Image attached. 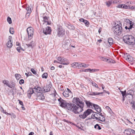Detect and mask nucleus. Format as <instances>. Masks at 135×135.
<instances>
[{
	"mask_svg": "<svg viewBox=\"0 0 135 135\" xmlns=\"http://www.w3.org/2000/svg\"><path fill=\"white\" fill-rule=\"evenodd\" d=\"M65 109L69 110L73 112L75 114H78L80 113L81 110L80 108H77L76 105L74 103H67Z\"/></svg>",
	"mask_w": 135,
	"mask_h": 135,
	"instance_id": "obj_1",
	"label": "nucleus"
},
{
	"mask_svg": "<svg viewBox=\"0 0 135 135\" xmlns=\"http://www.w3.org/2000/svg\"><path fill=\"white\" fill-rule=\"evenodd\" d=\"M73 102L77 105L76 107L77 108H80L81 109L80 113L83 110V108L84 107V104L82 100L78 98L74 97L73 99Z\"/></svg>",
	"mask_w": 135,
	"mask_h": 135,
	"instance_id": "obj_2",
	"label": "nucleus"
},
{
	"mask_svg": "<svg viewBox=\"0 0 135 135\" xmlns=\"http://www.w3.org/2000/svg\"><path fill=\"white\" fill-rule=\"evenodd\" d=\"M124 24V26H125V28L126 30L128 29L129 31L132 28H134L133 26H134V23L130 21L128 18L125 19Z\"/></svg>",
	"mask_w": 135,
	"mask_h": 135,
	"instance_id": "obj_3",
	"label": "nucleus"
},
{
	"mask_svg": "<svg viewBox=\"0 0 135 135\" xmlns=\"http://www.w3.org/2000/svg\"><path fill=\"white\" fill-rule=\"evenodd\" d=\"M124 41L127 44L130 45L134 43V38L131 36L126 35L123 37Z\"/></svg>",
	"mask_w": 135,
	"mask_h": 135,
	"instance_id": "obj_4",
	"label": "nucleus"
},
{
	"mask_svg": "<svg viewBox=\"0 0 135 135\" xmlns=\"http://www.w3.org/2000/svg\"><path fill=\"white\" fill-rule=\"evenodd\" d=\"M121 25V24L120 23L119 25L117 24L113 27L112 30L114 34L115 35H119L121 34L122 32V31Z\"/></svg>",
	"mask_w": 135,
	"mask_h": 135,
	"instance_id": "obj_5",
	"label": "nucleus"
},
{
	"mask_svg": "<svg viewBox=\"0 0 135 135\" xmlns=\"http://www.w3.org/2000/svg\"><path fill=\"white\" fill-rule=\"evenodd\" d=\"M93 112V110L91 109H88L85 111L83 114L79 115L80 118L82 119H84L86 118L88 115H90Z\"/></svg>",
	"mask_w": 135,
	"mask_h": 135,
	"instance_id": "obj_6",
	"label": "nucleus"
},
{
	"mask_svg": "<svg viewBox=\"0 0 135 135\" xmlns=\"http://www.w3.org/2000/svg\"><path fill=\"white\" fill-rule=\"evenodd\" d=\"M27 31L28 33V38L30 40L32 38L33 35V28L31 27H29L27 28Z\"/></svg>",
	"mask_w": 135,
	"mask_h": 135,
	"instance_id": "obj_7",
	"label": "nucleus"
},
{
	"mask_svg": "<svg viewBox=\"0 0 135 135\" xmlns=\"http://www.w3.org/2000/svg\"><path fill=\"white\" fill-rule=\"evenodd\" d=\"M62 47L66 50L70 49V40L69 39H66L64 44L63 45Z\"/></svg>",
	"mask_w": 135,
	"mask_h": 135,
	"instance_id": "obj_8",
	"label": "nucleus"
},
{
	"mask_svg": "<svg viewBox=\"0 0 135 135\" xmlns=\"http://www.w3.org/2000/svg\"><path fill=\"white\" fill-rule=\"evenodd\" d=\"M58 100L59 102V104L60 105V106L65 109L67 103L65 101L63 100L61 98L58 99Z\"/></svg>",
	"mask_w": 135,
	"mask_h": 135,
	"instance_id": "obj_9",
	"label": "nucleus"
},
{
	"mask_svg": "<svg viewBox=\"0 0 135 135\" xmlns=\"http://www.w3.org/2000/svg\"><path fill=\"white\" fill-rule=\"evenodd\" d=\"M64 34V30L62 27H59L57 29V35L59 37L63 35Z\"/></svg>",
	"mask_w": 135,
	"mask_h": 135,
	"instance_id": "obj_10",
	"label": "nucleus"
},
{
	"mask_svg": "<svg viewBox=\"0 0 135 135\" xmlns=\"http://www.w3.org/2000/svg\"><path fill=\"white\" fill-rule=\"evenodd\" d=\"M51 32V27H47L46 28L44 29L43 30V33L46 35L50 34Z\"/></svg>",
	"mask_w": 135,
	"mask_h": 135,
	"instance_id": "obj_11",
	"label": "nucleus"
},
{
	"mask_svg": "<svg viewBox=\"0 0 135 135\" xmlns=\"http://www.w3.org/2000/svg\"><path fill=\"white\" fill-rule=\"evenodd\" d=\"M12 40V37L11 36H9L8 39V41L7 43V47L9 48H11L12 46V42L11 41Z\"/></svg>",
	"mask_w": 135,
	"mask_h": 135,
	"instance_id": "obj_12",
	"label": "nucleus"
},
{
	"mask_svg": "<svg viewBox=\"0 0 135 135\" xmlns=\"http://www.w3.org/2000/svg\"><path fill=\"white\" fill-rule=\"evenodd\" d=\"M93 107H92L93 109H95L98 112L100 113L101 111V109L100 107L98 105L93 104Z\"/></svg>",
	"mask_w": 135,
	"mask_h": 135,
	"instance_id": "obj_13",
	"label": "nucleus"
},
{
	"mask_svg": "<svg viewBox=\"0 0 135 135\" xmlns=\"http://www.w3.org/2000/svg\"><path fill=\"white\" fill-rule=\"evenodd\" d=\"M51 86L52 85L51 83H50L49 84L47 85L46 87L45 86L44 88V92H46L50 91Z\"/></svg>",
	"mask_w": 135,
	"mask_h": 135,
	"instance_id": "obj_14",
	"label": "nucleus"
},
{
	"mask_svg": "<svg viewBox=\"0 0 135 135\" xmlns=\"http://www.w3.org/2000/svg\"><path fill=\"white\" fill-rule=\"evenodd\" d=\"M45 99V97L43 93H38L37 95V100H43Z\"/></svg>",
	"mask_w": 135,
	"mask_h": 135,
	"instance_id": "obj_15",
	"label": "nucleus"
},
{
	"mask_svg": "<svg viewBox=\"0 0 135 135\" xmlns=\"http://www.w3.org/2000/svg\"><path fill=\"white\" fill-rule=\"evenodd\" d=\"M57 59L58 61L61 62H66L68 61L67 59L64 58H62L60 56L58 57Z\"/></svg>",
	"mask_w": 135,
	"mask_h": 135,
	"instance_id": "obj_16",
	"label": "nucleus"
},
{
	"mask_svg": "<svg viewBox=\"0 0 135 135\" xmlns=\"http://www.w3.org/2000/svg\"><path fill=\"white\" fill-rule=\"evenodd\" d=\"M130 104L131 105L132 109L135 110V102L132 100L130 102Z\"/></svg>",
	"mask_w": 135,
	"mask_h": 135,
	"instance_id": "obj_17",
	"label": "nucleus"
},
{
	"mask_svg": "<svg viewBox=\"0 0 135 135\" xmlns=\"http://www.w3.org/2000/svg\"><path fill=\"white\" fill-rule=\"evenodd\" d=\"M79 21L81 22H83L84 23L86 26H87L88 25L89 23V22L87 20H85L83 18H81L79 19Z\"/></svg>",
	"mask_w": 135,
	"mask_h": 135,
	"instance_id": "obj_18",
	"label": "nucleus"
},
{
	"mask_svg": "<svg viewBox=\"0 0 135 135\" xmlns=\"http://www.w3.org/2000/svg\"><path fill=\"white\" fill-rule=\"evenodd\" d=\"M35 90L37 93H41V92L42 91L40 87H37V88L35 87L34 88Z\"/></svg>",
	"mask_w": 135,
	"mask_h": 135,
	"instance_id": "obj_19",
	"label": "nucleus"
},
{
	"mask_svg": "<svg viewBox=\"0 0 135 135\" xmlns=\"http://www.w3.org/2000/svg\"><path fill=\"white\" fill-rule=\"evenodd\" d=\"M135 91V90L134 88L132 90H128L127 93V94L132 95L133 94L134 92Z\"/></svg>",
	"mask_w": 135,
	"mask_h": 135,
	"instance_id": "obj_20",
	"label": "nucleus"
},
{
	"mask_svg": "<svg viewBox=\"0 0 135 135\" xmlns=\"http://www.w3.org/2000/svg\"><path fill=\"white\" fill-rule=\"evenodd\" d=\"M99 119L98 120V121H101L102 122L104 121L105 120V118L103 116V115L101 114L100 116L99 117Z\"/></svg>",
	"mask_w": 135,
	"mask_h": 135,
	"instance_id": "obj_21",
	"label": "nucleus"
},
{
	"mask_svg": "<svg viewBox=\"0 0 135 135\" xmlns=\"http://www.w3.org/2000/svg\"><path fill=\"white\" fill-rule=\"evenodd\" d=\"M69 92L67 91H64L62 94L65 97H69Z\"/></svg>",
	"mask_w": 135,
	"mask_h": 135,
	"instance_id": "obj_22",
	"label": "nucleus"
},
{
	"mask_svg": "<svg viewBox=\"0 0 135 135\" xmlns=\"http://www.w3.org/2000/svg\"><path fill=\"white\" fill-rule=\"evenodd\" d=\"M43 21L45 22H47L48 25H50L51 23L48 22V18L46 17V16H44L43 17Z\"/></svg>",
	"mask_w": 135,
	"mask_h": 135,
	"instance_id": "obj_23",
	"label": "nucleus"
},
{
	"mask_svg": "<svg viewBox=\"0 0 135 135\" xmlns=\"http://www.w3.org/2000/svg\"><path fill=\"white\" fill-rule=\"evenodd\" d=\"M95 119L96 120H98L99 119V117L100 116V115L101 114H102V113L99 114V113L95 112Z\"/></svg>",
	"mask_w": 135,
	"mask_h": 135,
	"instance_id": "obj_24",
	"label": "nucleus"
},
{
	"mask_svg": "<svg viewBox=\"0 0 135 135\" xmlns=\"http://www.w3.org/2000/svg\"><path fill=\"white\" fill-rule=\"evenodd\" d=\"M25 7L24 8L26 9V10L27 11V14L30 13L31 12V8H30L29 9V7H27V6H25Z\"/></svg>",
	"mask_w": 135,
	"mask_h": 135,
	"instance_id": "obj_25",
	"label": "nucleus"
},
{
	"mask_svg": "<svg viewBox=\"0 0 135 135\" xmlns=\"http://www.w3.org/2000/svg\"><path fill=\"white\" fill-rule=\"evenodd\" d=\"M108 42L110 46H111L113 43L112 39L111 38H109L108 39Z\"/></svg>",
	"mask_w": 135,
	"mask_h": 135,
	"instance_id": "obj_26",
	"label": "nucleus"
},
{
	"mask_svg": "<svg viewBox=\"0 0 135 135\" xmlns=\"http://www.w3.org/2000/svg\"><path fill=\"white\" fill-rule=\"evenodd\" d=\"M78 62H74L72 63L71 64V65L72 67H73L74 68L76 67H78Z\"/></svg>",
	"mask_w": 135,
	"mask_h": 135,
	"instance_id": "obj_27",
	"label": "nucleus"
},
{
	"mask_svg": "<svg viewBox=\"0 0 135 135\" xmlns=\"http://www.w3.org/2000/svg\"><path fill=\"white\" fill-rule=\"evenodd\" d=\"M3 83L4 84L6 85L7 86H9V82L7 80H4L3 81Z\"/></svg>",
	"mask_w": 135,
	"mask_h": 135,
	"instance_id": "obj_28",
	"label": "nucleus"
},
{
	"mask_svg": "<svg viewBox=\"0 0 135 135\" xmlns=\"http://www.w3.org/2000/svg\"><path fill=\"white\" fill-rule=\"evenodd\" d=\"M15 76L17 79L19 80L21 76V75L19 74H16L15 75Z\"/></svg>",
	"mask_w": 135,
	"mask_h": 135,
	"instance_id": "obj_29",
	"label": "nucleus"
},
{
	"mask_svg": "<svg viewBox=\"0 0 135 135\" xmlns=\"http://www.w3.org/2000/svg\"><path fill=\"white\" fill-rule=\"evenodd\" d=\"M106 5L108 7L110 6L111 4L112 3V1H107L105 2Z\"/></svg>",
	"mask_w": 135,
	"mask_h": 135,
	"instance_id": "obj_30",
	"label": "nucleus"
},
{
	"mask_svg": "<svg viewBox=\"0 0 135 135\" xmlns=\"http://www.w3.org/2000/svg\"><path fill=\"white\" fill-rule=\"evenodd\" d=\"M34 90L32 88L30 89L28 91L27 93L32 94L34 93Z\"/></svg>",
	"mask_w": 135,
	"mask_h": 135,
	"instance_id": "obj_31",
	"label": "nucleus"
},
{
	"mask_svg": "<svg viewBox=\"0 0 135 135\" xmlns=\"http://www.w3.org/2000/svg\"><path fill=\"white\" fill-rule=\"evenodd\" d=\"M67 27L69 29L71 30H74L75 28L74 27L71 25H68Z\"/></svg>",
	"mask_w": 135,
	"mask_h": 135,
	"instance_id": "obj_32",
	"label": "nucleus"
},
{
	"mask_svg": "<svg viewBox=\"0 0 135 135\" xmlns=\"http://www.w3.org/2000/svg\"><path fill=\"white\" fill-rule=\"evenodd\" d=\"M129 130H130V129H128L125 130V132H126V134L129 135L131 134V133Z\"/></svg>",
	"mask_w": 135,
	"mask_h": 135,
	"instance_id": "obj_33",
	"label": "nucleus"
},
{
	"mask_svg": "<svg viewBox=\"0 0 135 135\" xmlns=\"http://www.w3.org/2000/svg\"><path fill=\"white\" fill-rule=\"evenodd\" d=\"M122 8H124L128 9L129 8H130V6L129 5H126L125 4H123Z\"/></svg>",
	"mask_w": 135,
	"mask_h": 135,
	"instance_id": "obj_34",
	"label": "nucleus"
},
{
	"mask_svg": "<svg viewBox=\"0 0 135 135\" xmlns=\"http://www.w3.org/2000/svg\"><path fill=\"white\" fill-rule=\"evenodd\" d=\"M86 104L87 105L88 107H90V106H91V107L92 106V103L90 102L89 101H86Z\"/></svg>",
	"mask_w": 135,
	"mask_h": 135,
	"instance_id": "obj_35",
	"label": "nucleus"
},
{
	"mask_svg": "<svg viewBox=\"0 0 135 135\" xmlns=\"http://www.w3.org/2000/svg\"><path fill=\"white\" fill-rule=\"evenodd\" d=\"M7 21L9 24H11L12 23V21L11 18L9 17H8L7 19Z\"/></svg>",
	"mask_w": 135,
	"mask_h": 135,
	"instance_id": "obj_36",
	"label": "nucleus"
},
{
	"mask_svg": "<svg viewBox=\"0 0 135 135\" xmlns=\"http://www.w3.org/2000/svg\"><path fill=\"white\" fill-rule=\"evenodd\" d=\"M102 59H103V60L104 61H107L108 62H111V61H110L111 59H108L104 57H102ZM111 60H112L111 59Z\"/></svg>",
	"mask_w": 135,
	"mask_h": 135,
	"instance_id": "obj_37",
	"label": "nucleus"
},
{
	"mask_svg": "<svg viewBox=\"0 0 135 135\" xmlns=\"http://www.w3.org/2000/svg\"><path fill=\"white\" fill-rule=\"evenodd\" d=\"M47 73H45L42 75V76L43 78L46 79L47 78Z\"/></svg>",
	"mask_w": 135,
	"mask_h": 135,
	"instance_id": "obj_38",
	"label": "nucleus"
},
{
	"mask_svg": "<svg viewBox=\"0 0 135 135\" xmlns=\"http://www.w3.org/2000/svg\"><path fill=\"white\" fill-rule=\"evenodd\" d=\"M33 44V41H32L31 42H30L29 44H26V45H27L28 47H32V45Z\"/></svg>",
	"mask_w": 135,
	"mask_h": 135,
	"instance_id": "obj_39",
	"label": "nucleus"
},
{
	"mask_svg": "<svg viewBox=\"0 0 135 135\" xmlns=\"http://www.w3.org/2000/svg\"><path fill=\"white\" fill-rule=\"evenodd\" d=\"M102 93L93 92L90 94V95H99L100 94H102Z\"/></svg>",
	"mask_w": 135,
	"mask_h": 135,
	"instance_id": "obj_40",
	"label": "nucleus"
},
{
	"mask_svg": "<svg viewBox=\"0 0 135 135\" xmlns=\"http://www.w3.org/2000/svg\"><path fill=\"white\" fill-rule=\"evenodd\" d=\"M10 33L12 34H13L14 32V29L12 27H11L9 30Z\"/></svg>",
	"mask_w": 135,
	"mask_h": 135,
	"instance_id": "obj_41",
	"label": "nucleus"
},
{
	"mask_svg": "<svg viewBox=\"0 0 135 135\" xmlns=\"http://www.w3.org/2000/svg\"><path fill=\"white\" fill-rule=\"evenodd\" d=\"M98 70V69H90V70H89V72L90 73H92L94 72L95 71H97Z\"/></svg>",
	"mask_w": 135,
	"mask_h": 135,
	"instance_id": "obj_42",
	"label": "nucleus"
},
{
	"mask_svg": "<svg viewBox=\"0 0 135 135\" xmlns=\"http://www.w3.org/2000/svg\"><path fill=\"white\" fill-rule=\"evenodd\" d=\"M120 92L122 94V95L123 96V97L124 98V96L126 94V91H120Z\"/></svg>",
	"mask_w": 135,
	"mask_h": 135,
	"instance_id": "obj_43",
	"label": "nucleus"
},
{
	"mask_svg": "<svg viewBox=\"0 0 135 135\" xmlns=\"http://www.w3.org/2000/svg\"><path fill=\"white\" fill-rule=\"evenodd\" d=\"M82 64V66L84 67V68H87L89 65L85 64Z\"/></svg>",
	"mask_w": 135,
	"mask_h": 135,
	"instance_id": "obj_44",
	"label": "nucleus"
},
{
	"mask_svg": "<svg viewBox=\"0 0 135 135\" xmlns=\"http://www.w3.org/2000/svg\"><path fill=\"white\" fill-rule=\"evenodd\" d=\"M130 132L131 133V134H135V131L133 129H130Z\"/></svg>",
	"mask_w": 135,
	"mask_h": 135,
	"instance_id": "obj_45",
	"label": "nucleus"
},
{
	"mask_svg": "<svg viewBox=\"0 0 135 135\" xmlns=\"http://www.w3.org/2000/svg\"><path fill=\"white\" fill-rule=\"evenodd\" d=\"M31 71L34 74L36 75L37 74L36 71L34 70V69H31Z\"/></svg>",
	"mask_w": 135,
	"mask_h": 135,
	"instance_id": "obj_46",
	"label": "nucleus"
},
{
	"mask_svg": "<svg viewBox=\"0 0 135 135\" xmlns=\"http://www.w3.org/2000/svg\"><path fill=\"white\" fill-rule=\"evenodd\" d=\"M127 60L129 61L130 62H132L133 61V59L132 56H131Z\"/></svg>",
	"mask_w": 135,
	"mask_h": 135,
	"instance_id": "obj_47",
	"label": "nucleus"
},
{
	"mask_svg": "<svg viewBox=\"0 0 135 135\" xmlns=\"http://www.w3.org/2000/svg\"><path fill=\"white\" fill-rule=\"evenodd\" d=\"M92 84L93 86L95 87L96 88H98V85L95 83H92Z\"/></svg>",
	"mask_w": 135,
	"mask_h": 135,
	"instance_id": "obj_48",
	"label": "nucleus"
},
{
	"mask_svg": "<svg viewBox=\"0 0 135 135\" xmlns=\"http://www.w3.org/2000/svg\"><path fill=\"white\" fill-rule=\"evenodd\" d=\"M19 83L20 84H23L24 83V80L22 79L20 80L19 81Z\"/></svg>",
	"mask_w": 135,
	"mask_h": 135,
	"instance_id": "obj_49",
	"label": "nucleus"
},
{
	"mask_svg": "<svg viewBox=\"0 0 135 135\" xmlns=\"http://www.w3.org/2000/svg\"><path fill=\"white\" fill-rule=\"evenodd\" d=\"M91 118L94 119H95V113H94L93 114H92L91 116Z\"/></svg>",
	"mask_w": 135,
	"mask_h": 135,
	"instance_id": "obj_50",
	"label": "nucleus"
},
{
	"mask_svg": "<svg viewBox=\"0 0 135 135\" xmlns=\"http://www.w3.org/2000/svg\"><path fill=\"white\" fill-rule=\"evenodd\" d=\"M63 121L65 122H66V123H70V124H71L72 123L70 122V121H68V120H66L65 119H63Z\"/></svg>",
	"mask_w": 135,
	"mask_h": 135,
	"instance_id": "obj_51",
	"label": "nucleus"
},
{
	"mask_svg": "<svg viewBox=\"0 0 135 135\" xmlns=\"http://www.w3.org/2000/svg\"><path fill=\"white\" fill-rule=\"evenodd\" d=\"M11 114L12 118H16V116L13 113H12Z\"/></svg>",
	"mask_w": 135,
	"mask_h": 135,
	"instance_id": "obj_52",
	"label": "nucleus"
},
{
	"mask_svg": "<svg viewBox=\"0 0 135 135\" xmlns=\"http://www.w3.org/2000/svg\"><path fill=\"white\" fill-rule=\"evenodd\" d=\"M105 108L107 110H108V111L109 112H110V110H111L110 108L108 106H106L105 107Z\"/></svg>",
	"mask_w": 135,
	"mask_h": 135,
	"instance_id": "obj_53",
	"label": "nucleus"
},
{
	"mask_svg": "<svg viewBox=\"0 0 135 135\" xmlns=\"http://www.w3.org/2000/svg\"><path fill=\"white\" fill-rule=\"evenodd\" d=\"M82 64H81L80 63H78V67L79 68H80L82 66Z\"/></svg>",
	"mask_w": 135,
	"mask_h": 135,
	"instance_id": "obj_54",
	"label": "nucleus"
},
{
	"mask_svg": "<svg viewBox=\"0 0 135 135\" xmlns=\"http://www.w3.org/2000/svg\"><path fill=\"white\" fill-rule=\"evenodd\" d=\"M21 47H18L17 48V51L19 52H20V50H21Z\"/></svg>",
	"mask_w": 135,
	"mask_h": 135,
	"instance_id": "obj_55",
	"label": "nucleus"
},
{
	"mask_svg": "<svg viewBox=\"0 0 135 135\" xmlns=\"http://www.w3.org/2000/svg\"><path fill=\"white\" fill-rule=\"evenodd\" d=\"M12 85L13 87V89H14V88H15V86L16 85V84H15L14 83H12Z\"/></svg>",
	"mask_w": 135,
	"mask_h": 135,
	"instance_id": "obj_56",
	"label": "nucleus"
},
{
	"mask_svg": "<svg viewBox=\"0 0 135 135\" xmlns=\"http://www.w3.org/2000/svg\"><path fill=\"white\" fill-rule=\"evenodd\" d=\"M18 101H19V104L23 106V102L21 101L18 100Z\"/></svg>",
	"mask_w": 135,
	"mask_h": 135,
	"instance_id": "obj_57",
	"label": "nucleus"
},
{
	"mask_svg": "<svg viewBox=\"0 0 135 135\" xmlns=\"http://www.w3.org/2000/svg\"><path fill=\"white\" fill-rule=\"evenodd\" d=\"M61 64H63L64 65H67L69 63H65V62H61L60 63Z\"/></svg>",
	"mask_w": 135,
	"mask_h": 135,
	"instance_id": "obj_58",
	"label": "nucleus"
},
{
	"mask_svg": "<svg viewBox=\"0 0 135 135\" xmlns=\"http://www.w3.org/2000/svg\"><path fill=\"white\" fill-rule=\"evenodd\" d=\"M130 8H131L132 9L135 10V6H131V7H130Z\"/></svg>",
	"mask_w": 135,
	"mask_h": 135,
	"instance_id": "obj_59",
	"label": "nucleus"
},
{
	"mask_svg": "<svg viewBox=\"0 0 135 135\" xmlns=\"http://www.w3.org/2000/svg\"><path fill=\"white\" fill-rule=\"evenodd\" d=\"M118 2V1L117 0H114L113 1H112V3L113 4L116 3Z\"/></svg>",
	"mask_w": 135,
	"mask_h": 135,
	"instance_id": "obj_60",
	"label": "nucleus"
},
{
	"mask_svg": "<svg viewBox=\"0 0 135 135\" xmlns=\"http://www.w3.org/2000/svg\"><path fill=\"white\" fill-rule=\"evenodd\" d=\"M89 70H90V69H85L84 71L85 72L89 71Z\"/></svg>",
	"mask_w": 135,
	"mask_h": 135,
	"instance_id": "obj_61",
	"label": "nucleus"
},
{
	"mask_svg": "<svg viewBox=\"0 0 135 135\" xmlns=\"http://www.w3.org/2000/svg\"><path fill=\"white\" fill-rule=\"evenodd\" d=\"M122 6H123V4H122V5H118V6H117V7H118V8H122Z\"/></svg>",
	"mask_w": 135,
	"mask_h": 135,
	"instance_id": "obj_62",
	"label": "nucleus"
},
{
	"mask_svg": "<svg viewBox=\"0 0 135 135\" xmlns=\"http://www.w3.org/2000/svg\"><path fill=\"white\" fill-rule=\"evenodd\" d=\"M131 56L129 55H127V58H126V60H128V59H129V58Z\"/></svg>",
	"mask_w": 135,
	"mask_h": 135,
	"instance_id": "obj_63",
	"label": "nucleus"
},
{
	"mask_svg": "<svg viewBox=\"0 0 135 135\" xmlns=\"http://www.w3.org/2000/svg\"><path fill=\"white\" fill-rule=\"evenodd\" d=\"M33 134L34 133L33 132H31L28 135H33Z\"/></svg>",
	"mask_w": 135,
	"mask_h": 135,
	"instance_id": "obj_64",
	"label": "nucleus"
}]
</instances>
